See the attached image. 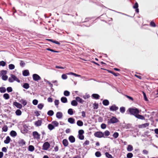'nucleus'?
<instances>
[{
  "label": "nucleus",
  "instance_id": "nucleus-1",
  "mask_svg": "<svg viewBox=\"0 0 158 158\" xmlns=\"http://www.w3.org/2000/svg\"><path fill=\"white\" fill-rule=\"evenodd\" d=\"M130 114L135 116L137 114L139 113V111L137 108H130L128 109Z\"/></svg>",
  "mask_w": 158,
  "mask_h": 158
},
{
  "label": "nucleus",
  "instance_id": "nucleus-2",
  "mask_svg": "<svg viewBox=\"0 0 158 158\" xmlns=\"http://www.w3.org/2000/svg\"><path fill=\"white\" fill-rule=\"evenodd\" d=\"M8 81L10 82H12L14 81H16L18 82H20V80L14 75L11 74L10 77L8 79Z\"/></svg>",
  "mask_w": 158,
  "mask_h": 158
},
{
  "label": "nucleus",
  "instance_id": "nucleus-3",
  "mask_svg": "<svg viewBox=\"0 0 158 158\" xmlns=\"http://www.w3.org/2000/svg\"><path fill=\"white\" fill-rule=\"evenodd\" d=\"M7 71L6 70H2L0 72V74L2 76V79L4 81H6L8 79V76L6 75Z\"/></svg>",
  "mask_w": 158,
  "mask_h": 158
},
{
  "label": "nucleus",
  "instance_id": "nucleus-4",
  "mask_svg": "<svg viewBox=\"0 0 158 158\" xmlns=\"http://www.w3.org/2000/svg\"><path fill=\"white\" fill-rule=\"evenodd\" d=\"M84 133V131L82 130H79L78 131V137L80 139L82 140L84 139V136L83 135Z\"/></svg>",
  "mask_w": 158,
  "mask_h": 158
},
{
  "label": "nucleus",
  "instance_id": "nucleus-5",
  "mask_svg": "<svg viewBox=\"0 0 158 158\" xmlns=\"http://www.w3.org/2000/svg\"><path fill=\"white\" fill-rule=\"evenodd\" d=\"M94 135L96 137L101 138L103 136L104 134L101 132H97L94 133Z\"/></svg>",
  "mask_w": 158,
  "mask_h": 158
},
{
  "label": "nucleus",
  "instance_id": "nucleus-6",
  "mask_svg": "<svg viewBox=\"0 0 158 158\" xmlns=\"http://www.w3.org/2000/svg\"><path fill=\"white\" fill-rule=\"evenodd\" d=\"M50 147L49 143L48 142H45L43 144V149L44 150H47Z\"/></svg>",
  "mask_w": 158,
  "mask_h": 158
},
{
  "label": "nucleus",
  "instance_id": "nucleus-7",
  "mask_svg": "<svg viewBox=\"0 0 158 158\" xmlns=\"http://www.w3.org/2000/svg\"><path fill=\"white\" fill-rule=\"evenodd\" d=\"M33 78L35 81H37L41 79L40 76L36 74H34L33 75Z\"/></svg>",
  "mask_w": 158,
  "mask_h": 158
},
{
  "label": "nucleus",
  "instance_id": "nucleus-8",
  "mask_svg": "<svg viewBox=\"0 0 158 158\" xmlns=\"http://www.w3.org/2000/svg\"><path fill=\"white\" fill-rule=\"evenodd\" d=\"M33 135L35 139H39L40 135L37 131H34L33 133Z\"/></svg>",
  "mask_w": 158,
  "mask_h": 158
},
{
  "label": "nucleus",
  "instance_id": "nucleus-9",
  "mask_svg": "<svg viewBox=\"0 0 158 158\" xmlns=\"http://www.w3.org/2000/svg\"><path fill=\"white\" fill-rule=\"evenodd\" d=\"M110 122L112 123H114L118 122V120L115 117H113L110 120Z\"/></svg>",
  "mask_w": 158,
  "mask_h": 158
},
{
  "label": "nucleus",
  "instance_id": "nucleus-10",
  "mask_svg": "<svg viewBox=\"0 0 158 158\" xmlns=\"http://www.w3.org/2000/svg\"><path fill=\"white\" fill-rule=\"evenodd\" d=\"M13 105L15 106L17 108L19 109H21L22 107V105L17 102H14L13 103Z\"/></svg>",
  "mask_w": 158,
  "mask_h": 158
},
{
  "label": "nucleus",
  "instance_id": "nucleus-11",
  "mask_svg": "<svg viewBox=\"0 0 158 158\" xmlns=\"http://www.w3.org/2000/svg\"><path fill=\"white\" fill-rule=\"evenodd\" d=\"M42 123V121L41 120H39L38 121L35 122V125L36 127H39L41 126Z\"/></svg>",
  "mask_w": 158,
  "mask_h": 158
},
{
  "label": "nucleus",
  "instance_id": "nucleus-12",
  "mask_svg": "<svg viewBox=\"0 0 158 158\" xmlns=\"http://www.w3.org/2000/svg\"><path fill=\"white\" fill-rule=\"evenodd\" d=\"M56 117L58 119H60L62 118L63 114L61 112H57L56 114Z\"/></svg>",
  "mask_w": 158,
  "mask_h": 158
},
{
  "label": "nucleus",
  "instance_id": "nucleus-13",
  "mask_svg": "<svg viewBox=\"0 0 158 158\" xmlns=\"http://www.w3.org/2000/svg\"><path fill=\"white\" fill-rule=\"evenodd\" d=\"M118 109V107L115 105L111 106L110 107V110L111 111H116Z\"/></svg>",
  "mask_w": 158,
  "mask_h": 158
},
{
  "label": "nucleus",
  "instance_id": "nucleus-14",
  "mask_svg": "<svg viewBox=\"0 0 158 158\" xmlns=\"http://www.w3.org/2000/svg\"><path fill=\"white\" fill-rule=\"evenodd\" d=\"M19 144L21 146H23L25 145V142L23 139H20L19 142Z\"/></svg>",
  "mask_w": 158,
  "mask_h": 158
},
{
  "label": "nucleus",
  "instance_id": "nucleus-15",
  "mask_svg": "<svg viewBox=\"0 0 158 158\" xmlns=\"http://www.w3.org/2000/svg\"><path fill=\"white\" fill-rule=\"evenodd\" d=\"M135 117L138 119L142 120L144 119H145L144 117L143 116L139 115L138 114H137Z\"/></svg>",
  "mask_w": 158,
  "mask_h": 158
},
{
  "label": "nucleus",
  "instance_id": "nucleus-16",
  "mask_svg": "<svg viewBox=\"0 0 158 158\" xmlns=\"http://www.w3.org/2000/svg\"><path fill=\"white\" fill-rule=\"evenodd\" d=\"M23 74L24 76H27L29 75V73L28 70H26L23 72Z\"/></svg>",
  "mask_w": 158,
  "mask_h": 158
},
{
  "label": "nucleus",
  "instance_id": "nucleus-17",
  "mask_svg": "<svg viewBox=\"0 0 158 158\" xmlns=\"http://www.w3.org/2000/svg\"><path fill=\"white\" fill-rule=\"evenodd\" d=\"M69 140L71 143H73L75 141V139L73 136H70L69 137Z\"/></svg>",
  "mask_w": 158,
  "mask_h": 158
},
{
  "label": "nucleus",
  "instance_id": "nucleus-18",
  "mask_svg": "<svg viewBox=\"0 0 158 158\" xmlns=\"http://www.w3.org/2000/svg\"><path fill=\"white\" fill-rule=\"evenodd\" d=\"M19 102L22 104L24 106H25L27 104L26 101L23 99H20L19 100Z\"/></svg>",
  "mask_w": 158,
  "mask_h": 158
},
{
  "label": "nucleus",
  "instance_id": "nucleus-19",
  "mask_svg": "<svg viewBox=\"0 0 158 158\" xmlns=\"http://www.w3.org/2000/svg\"><path fill=\"white\" fill-rule=\"evenodd\" d=\"M10 138L9 136H8L6 137V139L4 141V142L5 143L8 144L10 143Z\"/></svg>",
  "mask_w": 158,
  "mask_h": 158
},
{
  "label": "nucleus",
  "instance_id": "nucleus-20",
  "mask_svg": "<svg viewBox=\"0 0 158 158\" xmlns=\"http://www.w3.org/2000/svg\"><path fill=\"white\" fill-rule=\"evenodd\" d=\"M74 121V119L72 118H69L68 119V122L71 124L73 123Z\"/></svg>",
  "mask_w": 158,
  "mask_h": 158
},
{
  "label": "nucleus",
  "instance_id": "nucleus-21",
  "mask_svg": "<svg viewBox=\"0 0 158 158\" xmlns=\"http://www.w3.org/2000/svg\"><path fill=\"white\" fill-rule=\"evenodd\" d=\"M76 100L77 101L81 103H83L84 102L83 100L79 97H76Z\"/></svg>",
  "mask_w": 158,
  "mask_h": 158
},
{
  "label": "nucleus",
  "instance_id": "nucleus-22",
  "mask_svg": "<svg viewBox=\"0 0 158 158\" xmlns=\"http://www.w3.org/2000/svg\"><path fill=\"white\" fill-rule=\"evenodd\" d=\"M52 124L54 127H57L59 125V123L56 121H54L52 122Z\"/></svg>",
  "mask_w": 158,
  "mask_h": 158
},
{
  "label": "nucleus",
  "instance_id": "nucleus-23",
  "mask_svg": "<svg viewBox=\"0 0 158 158\" xmlns=\"http://www.w3.org/2000/svg\"><path fill=\"white\" fill-rule=\"evenodd\" d=\"M61 101L63 103H66L67 102V98L65 97H62L61 98Z\"/></svg>",
  "mask_w": 158,
  "mask_h": 158
},
{
  "label": "nucleus",
  "instance_id": "nucleus-24",
  "mask_svg": "<svg viewBox=\"0 0 158 158\" xmlns=\"http://www.w3.org/2000/svg\"><path fill=\"white\" fill-rule=\"evenodd\" d=\"M10 135L11 136L13 137H15L17 135V133L16 132L14 131H11L10 133Z\"/></svg>",
  "mask_w": 158,
  "mask_h": 158
},
{
  "label": "nucleus",
  "instance_id": "nucleus-25",
  "mask_svg": "<svg viewBox=\"0 0 158 158\" xmlns=\"http://www.w3.org/2000/svg\"><path fill=\"white\" fill-rule=\"evenodd\" d=\"M63 143L65 146H67L68 144V142L67 139H64L63 140Z\"/></svg>",
  "mask_w": 158,
  "mask_h": 158
},
{
  "label": "nucleus",
  "instance_id": "nucleus-26",
  "mask_svg": "<svg viewBox=\"0 0 158 158\" xmlns=\"http://www.w3.org/2000/svg\"><path fill=\"white\" fill-rule=\"evenodd\" d=\"M34 149V147L32 145H30L28 147V150L30 151L33 152Z\"/></svg>",
  "mask_w": 158,
  "mask_h": 158
},
{
  "label": "nucleus",
  "instance_id": "nucleus-27",
  "mask_svg": "<svg viewBox=\"0 0 158 158\" xmlns=\"http://www.w3.org/2000/svg\"><path fill=\"white\" fill-rule=\"evenodd\" d=\"M133 149V147L132 146L130 145H129L128 146L127 148V150L129 152H131L132 151Z\"/></svg>",
  "mask_w": 158,
  "mask_h": 158
},
{
  "label": "nucleus",
  "instance_id": "nucleus-28",
  "mask_svg": "<svg viewBox=\"0 0 158 158\" xmlns=\"http://www.w3.org/2000/svg\"><path fill=\"white\" fill-rule=\"evenodd\" d=\"M48 127L50 130H52L54 128V127L52 124H48Z\"/></svg>",
  "mask_w": 158,
  "mask_h": 158
},
{
  "label": "nucleus",
  "instance_id": "nucleus-29",
  "mask_svg": "<svg viewBox=\"0 0 158 158\" xmlns=\"http://www.w3.org/2000/svg\"><path fill=\"white\" fill-rule=\"evenodd\" d=\"M3 97L6 99H8L10 98V96L8 94L6 93L3 95Z\"/></svg>",
  "mask_w": 158,
  "mask_h": 158
},
{
  "label": "nucleus",
  "instance_id": "nucleus-30",
  "mask_svg": "<svg viewBox=\"0 0 158 158\" xmlns=\"http://www.w3.org/2000/svg\"><path fill=\"white\" fill-rule=\"evenodd\" d=\"M71 104L73 106H76L77 105V103L76 101L73 100L72 101Z\"/></svg>",
  "mask_w": 158,
  "mask_h": 158
},
{
  "label": "nucleus",
  "instance_id": "nucleus-31",
  "mask_svg": "<svg viewBox=\"0 0 158 158\" xmlns=\"http://www.w3.org/2000/svg\"><path fill=\"white\" fill-rule=\"evenodd\" d=\"M6 91V89L4 87H1L0 88V92L1 93H3Z\"/></svg>",
  "mask_w": 158,
  "mask_h": 158
},
{
  "label": "nucleus",
  "instance_id": "nucleus-32",
  "mask_svg": "<svg viewBox=\"0 0 158 158\" xmlns=\"http://www.w3.org/2000/svg\"><path fill=\"white\" fill-rule=\"evenodd\" d=\"M68 74L73 75L76 77H81V76L80 75L76 74L75 73H72V72H70L69 73H68Z\"/></svg>",
  "mask_w": 158,
  "mask_h": 158
},
{
  "label": "nucleus",
  "instance_id": "nucleus-33",
  "mask_svg": "<svg viewBox=\"0 0 158 158\" xmlns=\"http://www.w3.org/2000/svg\"><path fill=\"white\" fill-rule=\"evenodd\" d=\"M15 113L17 115H20L22 114V112L20 110L18 109L16 111Z\"/></svg>",
  "mask_w": 158,
  "mask_h": 158
},
{
  "label": "nucleus",
  "instance_id": "nucleus-34",
  "mask_svg": "<svg viewBox=\"0 0 158 158\" xmlns=\"http://www.w3.org/2000/svg\"><path fill=\"white\" fill-rule=\"evenodd\" d=\"M103 104L105 106H107L109 104V102L107 100H105L103 101Z\"/></svg>",
  "mask_w": 158,
  "mask_h": 158
},
{
  "label": "nucleus",
  "instance_id": "nucleus-35",
  "mask_svg": "<svg viewBox=\"0 0 158 158\" xmlns=\"http://www.w3.org/2000/svg\"><path fill=\"white\" fill-rule=\"evenodd\" d=\"M77 124L79 126H81L83 125V123L80 120H78L77 122Z\"/></svg>",
  "mask_w": 158,
  "mask_h": 158
},
{
  "label": "nucleus",
  "instance_id": "nucleus-36",
  "mask_svg": "<svg viewBox=\"0 0 158 158\" xmlns=\"http://www.w3.org/2000/svg\"><path fill=\"white\" fill-rule=\"evenodd\" d=\"M68 113L71 115L73 114V110L72 109H69L68 111Z\"/></svg>",
  "mask_w": 158,
  "mask_h": 158
},
{
  "label": "nucleus",
  "instance_id": "nucleus-37",
  "mask_svg": "<svg viewBox=\"0 0 158 158\" xmlns=\"http://www.w3.org/2000/svg\"><path fill=\"white\" fill-rule=\"evenodd\" d=\"M9 68L10 69H13L15 68V66L13 64H10L9 65Z\"/></svg>",
  "mask_w": 158,
  "mask_h": 158
},
{
  "label": "nucleus",
  "instance_id": "nucleus-38",
  "mask_svg": "<svg viewBox=\"0 0 158 158\" xmlns=\"http://www.w3.org/2000/svg\"><path fill=\"white\" fill-rule=\"evenodd\" d=\"M23 87L26 89H28L29 87V85L28 83H25L23 85Z\"/></svg>",
  "mask_w": 158,
  "mask_h": 158
},
{
  "label": "nucleus",
  "instance_id": "nucleus-39",
  "mask_svg": "<svg viewBox=\"0 0 158 158\" xmlns=\"http://www.w3.org/2000/svg\"><path fill=\"white\" fill-rule=\"evenodd\" d=\"M92 96L94 98L98 99L99 97V95L97 94H93L92 95Z\"/></svg>",
  "mask_w": 158,
  "mask_h": 158
},
{
  "label": "nucleus",
  "instance_id": "nucleus-40",
  "mask_svg": "<svg viewBox=\"0 0 158 158\" xmlns=\"http://www.w3.org/2000/svg\"><path fill=\"white\" fill-rule=\"evenodd\" d=\"M48 115L49 116H52L54 114V112L52 110H49L48 112Z\"/></svg>",
  "mask_w": 158,
  "mask_h": 158
},
{
  "label": "nucleus",
  "instance_id": "nucleus-41",
  "mask_svg": "<svg viewBox=\"0 0 158 158\" xmlns=\"http://www.w3.org/2000/svg\"><path fill=\"white\" fill-rule=\"evenodd\" d=\"M105 155L106 157L108 158H113L112 156L108 152H106L105 153Z\"/></svg>",
  "mask_w": 158,
  "mask_h": 158
},
{
  "label": "nucleus",
  "instance_id": "nucleus-42",
  "mask_svg": "<svg viewBox=\"0 0 158 158\" xmlns=\"http://www.w3.org/2000/svg\"><path fill=\"white\" fill-rule=\"evenodd\" d=\"M70 93L68 91H65L64 92V95L66 96H68L69 95Z\"/></svg>",
  "mask_w": 158,
  "mask_h": 158
},
{
  "label": "nucleus",
  "instance_id": "nucleus-43",
  "mask_svg": "<svg viewBox=\"0 0 158 158\" xmlns=\"http://www.w3.org/2000/svg\"><path fill=\"white\" fill-rule=\"evenodd\" d=\"M119 134L118 132H115L113 135V136L115 138H117Z\"/></svg>",
  "mask_w": 158,
  "mask_h": 158
},
{
  "label": "nucleus",
  "instance_id": "nucleus-44",
  "mask_svg": "<svg viewBox=\"0 0 158 158\" xmlns=\"http://www.w3.org/2000/svg\"><path fill=\"white\" fill-rule=\"evenodd\" d=\"M2 131L5 132H6L8 130V127L6 126H4L2 128Z\"/></svg>",
  "mask_w": 158,
  "mask_h": 158
},
{
  "label": "nucleus",
  "instance_id": "nucleus-45",
  "mask_svg": "<svg viewBox=\"0 0 158 158\" xmlns=\"http://www.w3.org/2000/svg\"><path fill=\"white\" fill-rule=\"evenodd\" d=\"M133 156V154L131 153H129L127 155V157L128 158H131Z\"/></svg>",
  "mask_w": 158,
  "mask_h": 158
},
{
  "label": "nucleus",
  "instance_id": "nucleus-46",
  "mask_svg": "<svg viewBox=\"0 0 158 158\" xmlns=\"http://www.w3.org/2000/svg\"><path fill=\"white\" fill-rule=\"evenodd\" d=\"M120 111L122 113H123L125 111V108L123 107H122L120 108Z\"/></svg>",
  "mask_w": 158,
  "mask_h": 158
},
{
  "label": "nucleus",
  "instance_id": "nucleus-47",
  "mask_svg": "<svg viewBox=\"0 0 158 158\" xmlns=\"http://www.w3.org/2000/svg\"><path fill=\"white\" fill-rule=\"evenodd\" d=\"M44 107V105L42 104H40L38 106V107L40 109H41Z\"/></svg>",
  "mask_w": 158,
  "mask_h": 158
},
{
  "label": "nucleus",
  "instance_id": "nucleus-48",
  "mask_svg": "<svg viewBox=\"0 0 158 158\" xmlns=\"http://www.w3.org/2000/svg\"><path fill=\"white\" fill-rule=\"evenodd\" d=\"M44 81L46 82L47 83H48L50 87H52L53 86V85L51 84L49 81L46 80H44Z\"/></svg>",
  "mask_w": 158,
  "mask_h": 158
},
{
  "label": "nucleus",
  "instance_id": "nucleus-49",
  "mask_svg": "<svg viewBox=\"0 0 158 158\" xmlns=\"http://www.w3.org/2000/svg\"><path fill=\"white\" fill-rule=\"evenodd\" d=\"M95 156L98 157L101 156V154L99 152H97L95 154Z\"/></svg>",
  "mask_w": 158,
  "mask_h": 158
},
{
  "label": "nucleus",
  "instance_id": "nucleus-50",
  "mask_svg": "<svg viewBox=\"0 0 158 158\" xmlns=\"http://www.w3.org/2000/svg\"><path fill=\"white\" fill-rule=\"evenodd\" d=\"M61 77L63 79H66L67 78V76L65 74H63L62 75Z\"/></svg>",
  "mask_w": 158,
  "mask_h": 158
},
{
  "label": "nucleus",
  "instance_id": "nucleus-51",
  "mask_svg": "<svg viewBox=\"0 0 158 158\" xmlns=\"http://www.w3.org/2000/svg\"><path fill=\"white\" fill-rule=\"evenodd\" d=\"M7 90L8 92H10L12 91V89L10 87H9L7 88Z\"/></svg>",
  "mask_w": 158,
  "mask_h": 158
},
{
  "label": "nucleus",
  "instance_id": "nucleus-52",
  "mask_svg": "<svg viewBox=\"0 0 158 158\" xmlns=\"http://www.w3.org/2000/svg\"><path fill=\"white\" fill-rule=\"evenodd\" d=\"M6 63L4 61H0V66H4L6 65Z\"/></svg>",
  "mask_w": 158,
  "mask_h": 158
},
{
  "label": "nucleus",
  "instance_id": "nucleus-53",
  "mask_svg": "<svg viewBox=\"0 0 158 158\" xmlns=\"http://www.w3.org/2000/svg\"><path fill=\"white\" fill-rule=\"evenodd\" d=\"M149 124L148 123H145L141 125L142 127H148L149 126Z\"/></svg>",
  "mask_w": 158,
  "mask_h": 158
},
{
  "label": "nucleus",
  "instance_id": "nucleus-54",
  "mask_svg": "<svg viewBox=\"0 0 158 158\" xmlns=\"http://www.w3.org/2000/svg\"><path fill=\"white\" fill-rule=\"evenodd\" d=\"M104 134L106 136H109L110 134V132L106 130L105 131Z\"/></svg>",
  "mask_w": 158,
  "mask_h": 158
},
{
  "label": "nucleus",
  "instance_id": "nucleus-55",
  "mask_svg": "<svg viewBox=\"0 0 158 158\" xmlns=\"http://www.w3.org/2000/svg\"><path fill=\"white\" fill-rule=\"evenodd\" d=\"M32 102L34 105H36L37 104L38 101L37 100L34 99L33 101Z\"/></svg>",
  "mask_w": 158,
  "mask_h": 158
},
{
  "label": "nucleus",
  "instance_id": "nucleus-56",
  "mask_svg": "<svg viewBox=\"0 0 158 158\" xmlns=\"http://www.w3.org/2000/svg\"><path fill=\"white\" fill-rule=\"evenodd\" d=\"M89 142L88 140H86L83 144V145H88L89 144Z\"/></svg>",
  "mask_w": 158,
  "mask_h": 158
},
{
  "label": "nucleus",
  "instance_id": "nucleus-57",
  "mask_svg": "<svg viewBox=\"0 0 158 158\" xmlns=\"http://www.w3.org/2000/svg\"><path fill=\"white\" fill-rule=\"evenodd\" d=\"M98 105L96 103L94 104V109H97L98 108Z\"/></svg>",
  "mask_w": 158,
  "mask_h": 158
},
{
  "label": "nucleus",
  "instance_id": "nucleus-58",
  "mask_svg": "<svg viewBox=\"0 0 158 158\" xmlns=\"http://www.w3.org/2000/svg\"><path fill=\"white\" fill-rule=\"evenodd\" d=\"M59 101L58 100H56L54 102L56 106H58L59 104Z\"/></svg>",
  "mask_w": 158,
  "mask_h": 158
},
{
  "label": "nucleus",
  "instance_id": "nucleus-59",
  "mask_svg": "<svg viewBox=\"0 0 158 158\" xmlns=\"http://www.w3.org/2000/svg\"><path fill=\"white\" fill-rule=\"evenodd\" d=\"M143 95L145 100H146V101H147L148 100V99L146 97L145 94L144 92H143Z\"/></svg>",
  "mask_w": 158,
  "mask_h": 158
},
{
  "label": "nucleus",
  "instance_id": "nucleus-60",
  "mask_svg": "<svg viewBox=\"0 0 158 158\" xmlns=\"http://www.w3.org/2000/svg\"><path fill=\"white\" fill-rule=\"evenodd\" d=\"M138 6V5L137 2H136L135 5L133 6V8L135 9L137 8Z\"/></svg>",
  "mask_w": 158,
  "mask_h": 158
},
{
  "label": "nucleus",
  "instance_id": "nucleus-61",
  "mask_svg": "<svg viewBox=\"0 0 158 158\" xmlns=\"http://www.w3.org/2000/svg\"><path fill=\"white\" fill-rule=\"evenodd\" d=\"M101 127L102 129H105L106 128V125L104 124H102L101 125Z\"/></svg>",
  "mask_w": 158,
  "mask_h": 158
},
{
  "label": "nucleus",
  "instance_id": "nucleus-62",
  "mask_svg": "<svg viewBox=\"0 0 158 158\" xmlns=\"http://www.w3.org/2000/svg\"><path fill=\"white\" fill-rule=\"evenodd\" d=\"M25 64V63H24V62L21 61L20 63V65L22 66V67H23L24 66Z\"/></svg>",
  "mask_w": 158,
  "mask_h": 158
},
{
  "label": "nucleus",
  "instance_id": "nucleus-63",
  "mask_svg": "<svg viewBox=\"0 0 158 158\" xmlns=\"http://www.w3.org/2000/svg\"><path fill=\"white\" fill-rule=\"evenodd\" d=\"M7 149L6 147H3L2 149V151L4 152H7Z\"/></svg>",
  "mask_w": 158,
  "mask_h": 158
},
{
  "label": "nucleus",
  "instance_id": "nucleus-64",
  "mask_svg": "<svg viewBox=\"0 0 158 158\" xmlns=\"http://www.w3.org/2000/svg\"><path fill=\"white\" fill-rule=\"evenodd\" d=\"M48 101L49 102H52V99L51 98H48Z\"/></svg>",
  "mask_w": 158,
  "mask_h": 158
}]
</instances>
